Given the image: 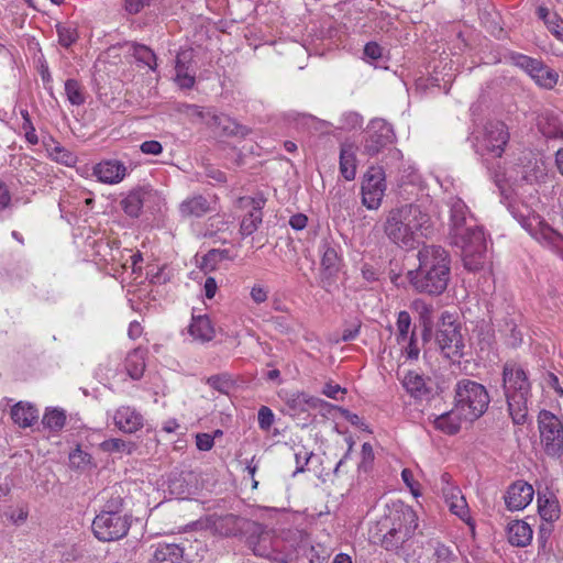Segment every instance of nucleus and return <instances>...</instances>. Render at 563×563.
Masks as SVG:
<instances>
[{
	"instance_id": "e2e57ef3",
	"label": "nucleus",
	"mask_w": 563,
	"mask_h": 563,
	"mask_svg": "<svg viewBox=\"0 0 563 563\" xmlns=\"http://www.w3.org/2000/svg\"><path fill=\"white\" fill-rule=\"evenodd\" d=\"M250 296L255 303H263L268 298V290L261 285H254L251 289Z\"/></svg>"
},
{
	"instance_id": "473e14b6",
	"label": "nucleus",
	"mask_w": 563,
	"mask_h": 563,
	"mask_svg": "<svg viewBox=\"0 0 563 563\" xmlns=\"http://www.w3.org/2000/svg\"><path fill=\"white\" fill-rule=\"evenodd\" d=\"M402 385L406 390L416 398H423L430 394V389L427 387L424 378L415 372L406 374Z\"/></svg>"
},
{
	"instance_id": "1a4fd4ad",
	"label": "nucleus",
	"mask_w": 563,
	"mask_h": 563,
	"mask_svg": "<svg viewBox=\"0 0 563 563\" xmlns=\"http://www.w3.org/2000/svg\"><path fill=\"white\" fill-rule=\"evenodd\" d=\"M540 445L544 454L559 460L563 456V415L542 409L537 417Z\"/></svg>"
},
{
	"instance_id": "4be33fe9",
	"label": "nucleus",
	"mask_w": 563,
	"mask_h": 563,
	"mask_svg": "<svg viewBox=\"0 0 563 563\" xmlns=\"http://www.w3.org/2000/svg\"><path fill=\"white\" fill-rule=\"evenodd\" d=\"M192 52L181 51L176 56L175 64V82L181 89H190L194 87L196 77L191 68Z\"/></svg>"
},
{
	"instance_id": "f257e3e1",
	"label": "nucleus",
	"mask_w": 563,
	"mask_h": 563,
	"mask_svg": "<svg viewBox=\"0 0 563 563\" xmlns=\"http://www.w3.org/2000/svg\"><path fill=\"white\" fill-rule=\"evenodd\" d=\"M449 207L450 239L452 244L461 249L464 267L471 272L483 268L487 261V241L483 228L460 198H451Z\"/></svg>"
},
{
	"instance_id": "09e8293b",
	"label": "nucleus",
	"mask_w": 563,
	"mask_h": 563,
	"mask_svg": "<svg viewBox=\"0 0 563 563\" xmlns=\"http://www.w3.org/2000/svg\"><path fill=\"white\" fill-rule=\"evenodd\" d=\"M47 151L49 153V156L58 163H63L65 165H70L71 163H74L73 154L65 150L59 144H55L52 148H47Z\"/></svg>"
},
{
	"instance_id": "ea45409f",
	"label": "nucleus",
	"mask_w": 563,
	"mask_h": 563,
	"mask_svg": "<svg viewBox=\"0 0 563 563\" xmlns=\"http://www.w3.org/2000/svg\"><path fill=\"white\" fill-rule=\"evenodd\" d=\"M396 341L398 344H405L411 334V317L408 311L402 310L398 312L396 321Z\"/></svg>"
},
{
	"instance_id": "f03ea898",
	"label": "nucleus",
	"mask_w": 563,
	"mask_h": 563,
	"mask_svg": "<svg viewBox=\"0 0 563 563\" xmlns=\"http://www.w3.org/2000/svg\"><path fill=\"white\" fill-rule=\"evenodd\" d=\"M417 258L418 267L406 274L409 285L418 294L442 295L451 275L449 253L439 245H424L418 251Z\"/></svg>"
},
{
	"instance_id": "6e6552de",
	"label": "nucleus",
	"mask_w": 563,
	"mask_h": 563,
	"mask_svg": "<svg viewBox=\"0 0 563 563\" xmlns=\"http://www.w3.org/2000/svg\"><path fill=\"white\" fill-rule=\"evenodd\" d=\"M246 543L256 556L277 563H290L292 561V553L282 549L283 541L258 522L249 523Z\"/></svg>"
},
{
	"instance_id": "58836bf2",
	"label": "nucleus",
	"mask_w": 563,
	"mask_h": 563,
	"mask_svg": "<svg viewBox=\"0 0 563 563\" xmlns=\"http://www.w3.org/2000/svg\"><path fill=\"white\" fill-rule=\"evenodd\" d=\"M538 508L541 518L548 522L555 521L560 516L559 503L554 498L542 499L539 495Z\"/></svg>"
},
{
	"instance_id": "f704fd0d",
	"label": "nucleus",
	"mask_w": 563,
	"mask_h": 563,
	"mask_svg": "<svg viewBox=\"0 0 563 563\" xmlns=\"http://www.w3.org/2000/svg\"><path fill=\"white\" fill-rule=\"evenodd\" d=\"M56 31L58 43L66 48L76 43L79 37L78 27L74 22L57 23Z\"/></svg>"
},
{
	"instance_id": "5701e85b",
	"label": "nucleus",
	"mask_w": 563,
	"mask_h": 563,
	"mask_svg": "<svg viewBox=\"0 0 563 563\" xmlns=\"http://www.w3.org/2000/svg\"><path fill=\"white\" fill-rule=\"evenodd\" d=\"M153 560L155 563H189L183 544L167 542L156 544Z\"/></svg>"
},
{
	"instance_id": "a18cd8bd",
	"label": "nucleus",
	"mask_w": 563,
	"mask_h": 563,
	"mask_svg": "<svg viewBox=\"0 0 563 563\" xmlns=\"http://www.w3.org/2000/svg\"><path fill=\"white\" fill-rule=\"evenodd\" d=\"M65 92L68 101L73 106H80L85 102V96L80 84L75 79H68L65 82Z\"/></svg>"
},
{
	"instance_id": "6ab92c4d",
	"label": "nucleus",
	"mask_w": 563,
	"mask_h": 563,
	"mask_svg": "<svg viewBox=\"0 0 563 563\" xmlns=\"http://www.w3.org/2000/svg\"><path fill=\"white\" fill-rule=\"evenodd\" d=\"M533 495L532 485L523 481H517L508 487L505 503L509 510H522L532 501Z\"/></svg>"
},
{
	"instance_id": "5fc2aeb1",
	"label": "nucleus",
	"mask_w": 563,
	"mask_h": 563,
	"mask_svg": "<svg viewBox=\"0 0 563 563\" xmlns=\"http://www.w3.org/2000/svg\"><path fill=\"white\" fill-rule=\"evenodd\" d=\"M207 384L221 393H228L231 386L230 379L225 375L211 376L207 379Z\"/></svg>"
},
{
	"instance_id": "c03bdc74",
	"label": "nucleus",
	"mask_w": 563,
	"mask_h": 563,
	"mask_svg": "<svg viewBox=\"0 0 563 563\" xmlns=\"http://www.w3.org/2000/svg\"><path fill=\"white\" fill-rule=\"evenodd\" d=\"M69 464L71 468L85 471L91 467L92 459L89 453L82 451L78 445L69 453Z\"/></svg>"
},
{
	"instance_id": "49530a36",
	"label": "nucleus",
	"mask_w": 563,
	"mask_h": 563,
	"mask_svg": "<svg viewBox=\"0 0 563 563\" xmlns=\"http://www.w3.org/2000/svg\"><path fill=\"white\" fill-rule=\"evenodd\" d=\"M14 207L13 194L9 185L0 178V219L4 213L11 212Z\"/></svg>"
},
{
	"instance_id": "7ed1b4c3",
	"label": "nucleus",
	"mask_w": 563,
	"mask_h": 563,
	"mask_svg": "<svg viewBox=\"0 0 563 563\" xmlns=\"http://www.w3.org/2000/svg\"><path fill=\"white\" fill-rule=\"evenodd\" d=\"M430 217L417 205H405L390 210L384 223V232L390 242L405 250H412L419 238L426 235Z\"/></svg>"
},
{
	"instance_id": "c85d7f7f",
	"label": "nucleus",
	"mask_w": 563,
	"mask_h": 563,
	"mask_svg": "<svg viewBox=\"0 0 563 563\" xmlns=\"http://www.w3.org/2000/svg\"><path fill=\"white\" fill-rule=\"evenodd\" d=\"M340 173L346 180H353L356 175L355 146L350 143L341 145Z\"/></svg>"
},
{
	"instance_id": "de8ad7c7",
	"label": "nucleus",
	"mask_w": 563,
	"mask_h": 563,
	"mask_svg": "<svg viewBox=\"0 0 563 563\" xmlns=\"http://www.w3.org/2000/svg\"><path fill=\"white\" fill-rule=\"evenodd\" d=\"M100 449L107 453L121 452L130 454L132 452V444L124 440L113 438L101 442Z\"/></svg>"
},
{
	"instance_id": "a211bd4d",
	"label": "nucleus",
	"mask_w": 563,
	"mask_h": 563,
	"mask_svg": "<svg viewBox=\"0 0 563 563\" xmlns=\"http://www.w3.org/2000/svg\"><path fill=\"white\" fill-rule=\"evenodd\" d=\"M253 521L246 520L244 518L238 517L233 514H228L224 516H214L211 519V528L213 531L220 536L224 537H233L239 533H247L249 523Z\"/></svg>"
},
{
	"instance_id": "4d7b16f0",
	"label": "nucleus",
	"mask_w": 563,
	"mask_h": 563,
	"mask_svg": "<svg viewBox=\"0 0 563 563\" xmlns=\"http://www.w3.org/2000/svg\"><path fill=\"white\" fill-rule=\"evenodd\" d=\"M401 477H402L404 483L410 489L411 494L415 497H418L421 495L420 484L417 481H415L413 474L410 470L404 468L401 472Z\"/></svg>"
},
{
	"instance_id": "774afa93",
	"label": "nucleus",
	"mask_w": 563,
	"mask_h": 563,
	"mask_svg": "<svg viewBox=\"0 0 563 563\" xmlns=\"http://www.w3.org/2000/svg\"><path fill=\"white\" fill-rule=\"evenodd\" d=\"M307 222L308 218L303 213H296L289 219V225L297 231L305 229L307 227Z\"/></svg>"
},
{
	"instance_id": "412c9836",
	"label": "nucleus",
	"mask_w": 563,
	"mask_h": 563,
	"mask_svg": "<svg viewBox=\"0 0 563 563\" xmlns=\"http://www.w3.org/2000/svg\"><path fill=\"white\" fill-rule=\"evenodd\" d=\"M112 418L115 427L124 433H134L144 424L143 416L130 406L119 407Z\"/></svg>"
},
{
	"instance_id": "c9c22d12",
	"label": "nucleus",
	"mask_w": 563,
	"mask_h": 563,
	"mask_svg": "<svg viewBox=\"0 0 563 563\" xmlns=\"http://www.w3.org/2000/svg\"><path fill=\"white\" fill-rule=\"evenodd\" d=\"M530 77L536 81L537 85L540 87L551 89L553 88L558 82V74L547 67L541 60H540V68L534 73H531Z\"/></svg>"
},
{
	"instance_id": "8fccbe9b",
	"label": "nucleus",
	"mask_w": 563,
	"mask_h": 563,
	"mask_svg": "<svg viewBox=\"0 0 563 563\" xmlns=\"http://www.w3.org/2000/svg\"><path fill=\"white\" fill-rule=\"evenodd\" d=\"M363 117L357 112H346L341 117L342 128L347 130L358 129L363 125Z\"/></svg>"
},
{
	"instance_id": "0eeeda50",
	"label": "nucleus",
	"mask_w": 563,
	"mask_h": 563,
	"mask_svg": "<svg viewBox=\"0 0 563 563\" xmlns=\"http://www.w3.org/2000/svg\"><path fill=\"white\" fill-rule=\"evenodd\" d=\"M454 391V408L463 416V419L476 420L487 410L490 398L482 384L463 378L456 383Z\"/></svg>"
},
{
	"instance_id": "37998d69",
	"label": "nucleus",
	"mask_w": 563,
	"mask_h": 563,
	"mask_svg": "<svg viewBox=\"0 0 563 563\" xmlns=\"http://www.w3.org/2000/svg\"><path fill=\"white\" fill-rule=\"evenodd\" d=\"M509 57L515 66L526 71L529 76L531 73H536L538 68H540V59L532 58L520 53H511Z\"/></svg>"
},
{
	"instance_id": "39448f33",
	"label": "nucleus",
	"mask_w": 563,
	"mask_h": 563,
	"mask_svg": "<svg viewBox=\"0 0 563 563\" xmlns=\"http://www.w3.org/2000/svg\"><path fill=\"white\" fill-rule=\"evenodd\" d=\"M503 389L508 413L516 426H523L529 418L531 383L527 372L517 363L507 362L503 367Z\"/></svg>"
},
{
	"instance_id": "ddd939ff",
	"label": "nucleus",
	"mask_w": 563,
	"mask_h": 563,
	"mask_svg": "<svg viewBox=\"0 0 563 563\" xmlns=\"http://www.w3.org/2000/svg\"><path fill=\"white\" fill-rule=\"evenodd\" d=\"M385 172L379 166H372L365 173L362 186V203L369 210L380 207L386 191Z\"/></svg>"
},
{
	"instance_id": "72a5a7b5",
	"label": "nucleus",
	"mask_w": 563,
	"mask_h": 563,
	"mask_svg": "<svg viewBox=\"0 0 563 563\" xmlns=\"http://www.w3.org/2000/svg\"><path fill=\"white\" fill-rule=\"evenodd\" d=\"M130 51L137 63L147 66L153 71L156 70V55L148 46L139 43H132L130 45Z\"/></svg>"
},
{
	"instance_id": "aec40b11",
	"label": "nucleus",
	"mask_w": 563,
	"mask_h": 563,
	"mask_svg": "<svg viewBox=\"0 0 563 563\" xmlns=\"http://www.w3.org/2000/svg\"><path fill=\"white\" fill-rule=\"evenodd\" d=\"M442 494L450 511L474 529L468 505L461 490L455 486H448L442 487Z\"/></svg>"
},
{
	"instance_id": "e433bc0d",
	"label": "nucleus",
	"mask_w": 563,
	"mask_h": 563,
	"mask_svg": "<svg viewBox=\"0 0 563 563\" xmlns=\"http://www.w3.org/2000/svg\"><path fill=\"white\" fill-rule=\"evenodd\" d=\"M321 265L324 269L333 273L338 271L340 257L338 255L336 249L327 240H324L321 244Z\"/></svg>"
},
{
	"instance_id": "c756f323",
	"label": "nucleus",
	"mask_w": 563,
	"mask_h": 563,
	"mask_svg": "<svg viewBox=\"0 0 563 563\" xmlns=\"http://www.w3.org/2000/svg\"><path fill=\"white\" fill-rule=\"evenodd\" d=\"M11 418L21 428H27L38 418V411L32 405L20 401L11 409Z\"/></svg>"
},
{
	"instance_id": "6e6d98bb",
	"label": "nucleus",
	"mask_w": 563,
	"mask_h": 563,
	"mask_svg": "<svg viewBox=\"0 0 563 563\" xmlns=\"http://www.w3.org/2000/svg\"><path fill=\"white\" fill-rule=\"evenodd\" d=\"M543 385L545 388H551L559 397H563V387L560 384L559 377L552 373L547 372L543 375Z\"/></svg>"
},
{
	"instance_id": "13d9d810",
	"label": "nucleus",
	"mask_w": 563,
	"mask_h": 563,
	"mask_svg": "<svg viewBox=\"0 0 563 563\" xmlns=\"http://www.w3.org/2000/svg\"><path fill=\"white\" fill-rule=\"evenodd\" d=\"M140 150L146 155H159L163 152V145L158 141L150 140L141 143Z\"/></svg>"
},
{
	"instance_id": "69168bd1",
	"label": "nucleus",
	"mask_w": 563,
	"mask_h": 563,
	"mask_svg": "<svg viewBox=\"0 0 563 563\" xmlns=\"http://www.w3.org/2000/svg\"><path fill=\"white\" fill-rule=\"evenodd\" d=\"M322 393L327 397L338 400L344 394V389L340 385L328 383L324 385Z\"/></svg>"
},
{
	"instance_id": "bf43d9fd",
	"label": "nucleus",
	"mask_w": 563,
	"mask_h": 563,
	"mask_svg": "<svg viewBox=\"0 0 563 563\" xmlns=\"http://www.w3.org/2000/svg\"><path fill=\"white\" fill-rule=\"evenodd\" d=\"M214 444V437L209 433H197L196 445L200 451H209Z\"/></svg>"
},
{
	"instance_id": "f8f14e48",
	"label": "nucleus",
	"mask_w": 563,
	"mask_h": 563,
	"mask_svg": "<svg viewBox=\"0 0 563 563\" xmlns=\"http://www.w3.org/2000/svg\"><path fill=\"white\" fill-rule=\"evenodd\" d=\"M129 519L122 514L100 512L92 521L95 537L103 542L115 541L126 536Z\"/></svg>"
},
{
	"instance_id": "20e7f679",
	"label": "nucleus",
	"mask_w": 563,
	"mask_h": 563,
	"mask_svg": "<svg viewBox=\"0 0 563 563\" xmlns=\"http://www.w3.org/2000/svg\"><path fill=\"white\" fill-rule=\"evenodd\" d=\"M418 527V516L412 507L400 505L369 530V539L386 551L397 552L415 536Z\"/></svg>"
},
{
	"instance_id": "cd10ccee",
	"label": "nucleus",
	"mask_w": 563,
	"mask_h": 563,
	"mask_svg": "<svg viewBox=\"0 0 563 563\" xmlns=\"http://www.w3.org/2000/svg\"><path fill=\"white\" fill-rule=\"evenodd\" d=\"M508 540L512 545L527 547L532 540L531 527L521 520H516L508 525Z\"/></svg>"
},
{
	"instance_id": "680f3d73",
	"label": "nucleus",
	"mask_w": 563,
	"mask_h": 563,
	"mask_svg": "<svg viewBox=\"0 0 563 563\" xmlns=\"http://www.w3.org/2000/svg\"><path fill=\"white\" fill-rule=\"evenodd\" d=\"M21 130L24 132L25 139L30 144L35 145L38 143V137L31 120L22 122Z\"/></svg>"
},
{
	"instance_id": "393cba45",
	"label": "nucleus",
	"mask_w": 563,
	"mask_h": 563,
	"mask_svg": "<svg viewBox=\"0 0 563 563\" xmlns=\"http://www.w3.org/2000/svg\"><path fill=\"white\" fill-rule=\"evenodd\" d=\"M178 209L183 218H201L212 210L210 202L202 195L186 198Z\"/></svg>"
},
{
	"instance_id": "9b49d317",
	"label": "nucleus",
	"mask_w": 563,
	"mask_h": 563,
	"mask_svg": "<svg viewBox=\"0 0 563 563\" xmlns=\"http://www.w3.org/2000/svg\"><path fill=\"white\" fill-rule=\"evenodd\" d=\"M435 342L441 353L448 358L453 360L463 355L464 341L460 325L452 320V316L448 311L441 314Z\"/></svg>"
},
{
	"instance_id": "a19ab883",
	"label": "nucleus",
	"mask_w": 563,
	"mask_h": 563,
	"mask_svg": "<svg viewBox=\"0 0 563 563\" xmlns=\"http://www.w3.org/2000/svg\"><path fill=\"white\" fill-rule=\"evenodd\" d=\"M178 111L185 114L194 123H206L209 120V115L213 114L210 110H203L197 104L183 103L178 107Z\"/></svg>"
},
{
	"instance_id": "4468645a",
	"label": "nucleus",
	"mask_w": 563,
	"mask_h": 563,
	"mask_svg": "<svg viewBox=\"0 0 563 563\" xmlns=\"http://www.w3.org/2000/svg\"><path fill=\"white\" fill-rule=\"evenodd\" d=\"M240 207L247 210L240 224V233L243 236L252 235L263 221V208L266 199L263 195L256 197H242L239 200Z\"/></svg>"
},
{
	"instance_id": "338daca9",
	"label": "nucleus",
	"mask_w": 563,
	"mask_h": 563,
	"mask_svg": "<svg viewBox=\"0 0 563 563\" xmlns=\"http://www.w3.org/2000/svg\"><path fill=\"white\" fill-rule=\"evenodd\" d=\"M151 0H125V10L130 14L139 13Z\"/></svg>"
},
{
	"instance_id": "b1692460",
	"label": "nucleus",
	"mask_w": 563,
	"mask_h": 563,
	"mask_svg": "<svg viewBox=\"0 0 563 563\" xmlns=\"http://www.w3.org/2000/svg\"><path fill=\"white\" fill-rule=\"evenodd\" d=\"M207 125L228 136H245L250 132L246 126L239 124L232 118L225 114H217L214 112L209 115Z\"/></svg>"
},
{
	"instance_id": "f3484780",
	"label": "nucleus",
	"mask_w": 563,
	"mask_h": 563,
	"mask_svg": "<svg viewBox=\"0 0 563 563\" xmlns=\"http://www.w3.org/2000/svg\"><path fill=\"white\" fill-rule=\"evenodd\" d=\"M92 175L102 184L115 185L126 177L128 167L118 159H106L93 166Z\"/></svg>"
},
{
	"instance_id": "2f4dec72",
	"label": "nucleus",
	"mask_w": 563,
	"mask_h": 563,
	"mask_svg": "<svg viewBox=\"0 0 563 563\" xmlns=\"http://www.w3.org/2000/svg\"><path fill=\"white\" fill-rule=\"evenodd\" d=\"M125 369L132 379H140L145 369V350L135 349L125 358Z\"/></svg>"
},
{
	"instance_id": "dca6fc26",
	"label": "nucleus",
	"mask_w": 563,
	"mask_h": 563,
	"mask_svg": "<svg viewBox=\"0 0 563 563\" xmlns=\"http://www.w3.org/2000/svg\"><path fill=\"white\" fill-rule=\"evenodd\" d=\"M156 196V191L151 186H140L122 198L120 206L122 210L131 218L140 217L144 205Z\"/></svg>"
},
{
	"instance_id": "79ce46f5",
	"label": "nucleus",
	"mask_w": 563,
	"mask_h": 563,
	"mask_svg": "<svg viewBox=\"0 0 563 563\" xmlns=\"http://www.w3.org/2000/svg\"><path fill=\"white\" fill-rule=\"evenodd\" d=\"M42 422L44 427L53 431H59L65 426L66 413L64 410L57 408L47 410L43 417Z\"/></svg>"
},
{
	"instance_id": "7c9ffc66",
	"label": "nucleus",
	"mask_w": 563,
	"mask_h": 563,
	"mask_svg": "<svg viewBox=\"0 0 563 563\" xmlns=\"http://www.w3.org/2000/svg\"><path fill=\"white\" fill-rule=\"evenodd\" d=\"M463 416L456 411V408L444 412L434 419V427L444 433L455 434L461 429V420Z\"/></svg>"
},
{
	"instance_id": "9d476101",
	"label": "nucleus",
	"mask_w": 563,
	"mask_h": 563,
	"mask_svg": "<svg viewBox=\"0 0 563 563\" xmlns=\"http://www.w3.org/2000/svg\"><path fill=\"white\" fill-rule=\"evenodd\" d=\"M509 141L508 128L500 121L487 122L474 136V148L482 157H501Z\"/></svg>"
},
{
	"instance_id": "864d4df0",
	"label": "nucleus",
	"mask_w": 563,
	"mask_h": 563,
	"mask_svg": "<svg viewBox=\"0 0 563 563\" xmlns=\"http://www.w3.org/2000/svg\"><path fill=\"white\" fill-rule=\"evenodd\" d=\"M407 345L404 347V352L406 353L407 358L409 360H418L420 349L418 346L417 338L415 329L411 331L410 336L408 338Z\"/></svg>"
},
{
	"instance_id": "2eb2a0df",
	"label": "nucleus",
	"mask_w": 563,
	"mask_h": 563,
	"mask_svg": "<svg viewBox=\"0 0 563 563\" xmlns=\"http://www.w3.org/2000/svg\"><path fill=\"white\" fill-rule=\"evenodd\" d=\"M367 134L364 151L371 156L391 143L395 137L391 125L384 119H373L368 124Z\"/></svg>"
},
{
	"instance_id": "3c124183",
	"label": "nucleus",
	"mask_w": 563,
	"mask_h": 563,
	"mask_svg": "<svg viewBox=\"0 0 563 563\" xmlns=\"http://www.w3.org/2000/svg\"><path fill=\"white\" fill-rule=\"evenodd\" d=\"M257 419L260 428L267 431L273 426L275 416L271 408L262 406L258 410Z\"/></svg>"
},
{
	"instance_id": "4c0bfd02",
	"label": "nucleus",
	"mask_w": 563,
	"mask_h": 563,
	"mask_svg": "<svg viewBox=\"0 0 563 563\" xmlns=\"http://www.w3.org/2000/svg\"><path fill=\"white\" fill-rule=\"evenodd\" d=\"M410 308L418 314L419 320L426 328L432 324L434 311L432 303L427 302L422 298H417L411 302Z\"/></svg>"
},
{
	"instance_id": "a878e982",
	"label": "nucleus",
	"mask_w": 563,
	"mask_h": 563,
	"mask_svg": "<svg viewBox=\"0 0 563 563\" xmlns=\"http://www.w3.org/2000/svg\"><path fill=\"white\" fill-rule=\"evenodd\" d=\"M188 332L195 340L201 342H208L214 338V329L207 316H192Z\"/></svg>"
},
{
	"instance_id": "423d86ee",
	"label": "nucleus",
	"mask_w": 563,
	"mask_h": 563,
	"mask_svg": "<svg viewBox=\"0 0 563 563\" xmlns=\"http://www.w3.org/2000/svg\"><path fill=\"white\" fill-rule=\"evenodd\" d=\"M511 216L540 245L551 250L563 260V235L554 230L540 214L527 206L508 203Z\"/></svg>"
},
{
	"instance_id": "0e129e2a",
	"label": "nucleus",
	"mask_w": 563,
	"mask_h": 563,
	"mask_svg": "<svg viewBox=\"0 0 563 563\" xmlns=\"http://www.w3.org/2000/svg\"><path fill=\"white\" fill-rule=\"evenodd\" d=\"M27 516V509L25 507H20L11 511L9 519L13 525L20 526L26 521Z\"/></svg>"
},
{
	"instance_id": "bb28decb",
	"label": "nucleus",
	"mask_w": 563,
	"mask_h": 563,
	"mask_svg": "<svg viewBox=\"0 0 563 563\" xmlns=\"http://www.w3.org/2000/svg\"><path fill=\"white\" fill-rule=\"evenodd\" d=\"M124 489L121 485L115 484L112 487L106 488L102 492V499L104 500L103 509L101 512L121 514L124 504Z\"/></svg>"
},
{
	"instance_id": "603ef678",
	"label": "nucleus",
	"mask_w": 563,
	"mask_h": 563,
	"mask_svg": "<svg viewBox=\"0 0 563 563\" xmlns=\"http://www.w3.org/2000/svg\"><path fill=\"white\" fill-rule=\"evenodd\" d=\"M364 59L367 63L379 59L383 55V48L376 42H368L364 46Z\"/></svg>"
},
{
	"instance_id": "052dcab7",
	"label": "nucleus",
	"mask_w": 563,
	"mask_h": 563,
	"mask_svg": "<svg viewBox=\"0 0 563 563\" xmlns=\"http://www.w3.org/2000/svg\"><path fill=\"white\" fill-rule=\"evenodd\" d=\"M311 456H312V452H308L305 448L297 451L295 453V459H296V464H297L295 473L303 472L305 466L308 464Z\"/></svg>"
}]
</instances>
